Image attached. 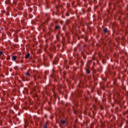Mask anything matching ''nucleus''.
I'll return each mask as SVG.
<instances>
[{
	"label": "nucleus",
	"mask_w": 128,
	"mask_h": 128,
	"mask_svg": "<svg viewBox=\"0 0 128 128\" xmlns=\"http://www.w3.org/2000/svg\"><path fill=\"white\" fill-rule=\"evenodd\" d=\"M43 58H44V66H46V67L48 66H50V64H48V61H46V56H44Z\"/></svg>",
	"instance_id": "nucleus-1"
},
{
	"label": "nucleus",
	"mask_w": 128,
	"mask_h": 128,
	"mask_svg": "<svg viewBox=\"0 0 128 128\" xmlns=\"http://www.w3.org/2000/svg\"><path fill=\"white\" fill-rule=\"evenodd\" d=\"M104 34H108V30L107 28H104L103 30Z\"/></svg>",
	"instance_id": "nucleus-2"
},
{
	"label": "nucleus",
	"mask_w": 128,
	"mask_h": 128,
	"mask_svg": "<svg viewBox=\"0 0 128 128\" xmlns=\"http://www.w3.org/2000/svg\"><path fill=\"white\" fill-rule=\"evenodd\" d=\"M12 60H13V62H16V56H12Z\"/></svg>",
	"instance_id": "nucleus-3"
},
{
	"label": "nucleus",
	"mask_w": 128,
	"mask_h": 128,
	"mask_svg": "<svg viewBox=\"0 0 128 128\" xmlns=\"http://www.w3.org/2000/svg\"><path fill=\"white\" fill-rule=\"evenodd\" d=\"M60 28V25L56 26L55 27V30H58Z\"/></svg>",
	"instance_id": "nucleus-4"
},
{
	"label": "nucleus",
	"mask_w": 128,
	"mask_h": 128,
	"mask_svg": "<svg viewBox=\"0 0 128 128\" xmlns=\"http://www.w3.org/2000/svg\"><path fill=\"white\" fill-rule=\"evenodd\" d=\"M30 53L27 54L25 56V58H30Z\"/></svg>",
	"instance_id": "nucleus-5"
},
{
	"label": "nucleus",
	"mask_w": 128,
	"mask_h": 128,
	"mask_svg": "<svg viewBox=\"0 0 128 128\" xmlns=\"http://www.w3.org/2000/svg\"><path fill=\"white\" fill-rule=\"evenodd\" d=\"M86 74H90V70L87 69L86 70Z\"/></svg>",
	"instance_id": "nucleus-6"
},
{
	"label": "nucleus",
	"mask_w": 128,
	"mask_h": 128,
	"mask_svg": "<svg viewBox=\"0 0 128 128\" xmlns=\"http://www.w3.org/2000/svg\"><path fill=\"white\" fill-rule=\"evenodd\" d=\"M61 123L62 124H66V120H61Z\"/></svg>",
	"instance_id": "nucleus-7"
},
{
	"label": "nucleus",
	"mask_w": 128,
	"mask_h": 128,
	"mask_svg": "<svg viewBox=\"0 0 128 128\" xmlns=\"http://www.w3.org/2000/svg\"><path fill=\"white\" fill-rule=\"evenodd\" d=\"M58 64V60H54L53 62V64Z\"/></svg>",
	"instance_id": "nucleus-8"
},
{
	"label": "nucleus",
	"mask_w": 128,
	"mask_h": 128,
	"mask_svg": "<svg viewBox=\"0 0 128 128\" xmlns=\"http://www.w3.org/2000/svg\"><path fill=\"white\" fill-rule=\"evenodd\" d=\"M26 74L28 76H30V73L28 72H26Z\"/></svg>",
	"instance_id": "nucleus-9"
},
{
	"label": "nucleus",
	"mask_w": 128,
	"mask_h": 128,
	"mask_svg": "<svg viewBox=\"0 0 128 128\" xmlns=\"http://www.w3.org/2000/svg\"><path fill=\"white\" fill-rule=\"evenodd\" d=\"M2 54H3L2 52L0 51V56H2Z\"/></svg>",
	"instance_id": "nucleus-10"
},
{
	"label": "nucleus",
	"mask_w": 128,
	"mask_h": 128,
	"mask_svg": "<svg viewBox=\"0 0 128 128\" xmlns=\"http://www.w3.org/2000/svg\"><path fill=\"white\" fill-rule=\"evenodd\" d=\"M44 128H48V126H46V125H44Z\"/></svg>",
	"instance_id": "nucleus-11"
},
{
	"label": "nucleus",
	"mask_w": 128,
	"mask_h": 128,
	"mask_svg": "<svg viewBox=\"0 0 128 128\" xmlns=\"http://www.w3.org/2000/svg\"><path fill=\"white\" fill-rule=\"evenodd\" d=\"M46 124H48L46 123Z\"/></svg>",
	"instance_id": "nucleus-12"
},
{
	"label": "nucleus",
	"mask_w": 128,
	"mask_h": 128,
	"mask_svg": "<svg viewBox=\"0 0 128 128\" xmlns=\"http://www.w3.org/2000/svg\"><path fill=\"white\" fill-rule=\"evenodd\" d=\"M66 16H68V14H66Z\"/></svg>",
	"instance_id": "nucleus-13"
},
{
	"label": "nucleus",
	"mask_w": 128,
	"mask_h": 128,
	"mask_svg": "<svg viewBox=\"0 0 128 128\" xmlns=\"http://www.w3.org/2000/svg\"><path fill=\"white\" fill-rule=\"evenodd\" d=\"M38 78H40V76H38Z\"/></svg>",
	"instance_id": "nucleus-14"
}]
</instances>
